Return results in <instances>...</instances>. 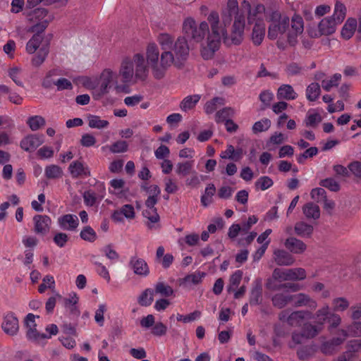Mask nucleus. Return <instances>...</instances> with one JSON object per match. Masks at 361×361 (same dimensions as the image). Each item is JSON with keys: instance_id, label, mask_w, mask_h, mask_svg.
<instances>
[{"instance_id": "f257e3e1", "label": "nucleus", "mask_w": 361, "mask_h": 361, "mask_svg": "<svg viewBox=\"0 0 361 361\" xmlns=\"http://www.w3.org/2000/svg\"><path fill=\"white\" fill-rule=\"evenodd\" d=\"M207 21L197 23L194 18H184L182 26V35L178 37V48L180 52L190 55L191 44H201L200 54L204 60L212 59L219 50L221 40L229 44L228 32L220 25L219 13L212 11L207 18Z\"/></svg>"}, {"instance_id": "f03ea898", "label": "nucleus", "mask_w": 361, "mask_h": 361, "mask_svg": "<svg viewBox=\"0 0 361 361\" xmlns=\"http://www.w3.org/2000/svg\"><path fill=\"white\" fill-rule=\"evenodd\" d=\"M157 41L161 47V53H159L157 44L154 42L149 43L146 49V59L150 65L154 77L156 79H161L169 68L173 65L178 68H181L188 57L187 53H182L176 48L178 38L175 40L172 35L161 32L158 35Z\"/></svg>"}, {"instance_id": "7ed1b4c3", "label": "nucleus", "mask_w": 361, "mask_h": 361, "mask_svg": "<svg viewBox=\"0 0 361 361\" xmlns=\"http://www.w3.org/2000/svg\"><path fill=\"white\" fill-rule=\"evenodd\" d=\"M244 8H239L237 0H228L226 6L222 9L221 15V20L220 25L227 32V26L230 25L233 19L231 35L229 36V44L238 45L243 40L244 30L245 27V18Z\"/></svg>"}, {"instance_id": "20e7f679", "label": "nucleus", "mask_w": 361, "mask_h": 361, "mask_svg": "<svg viewBox=\"0 0 361 361\" xmlns=\"http://www.w3.org/2000/svg\"><path fill=\"white\" fill-rule=\"evenodd\" d=\"M148 61L143 54L137 53L133 56H125L120 65L119 75L123 84L133 81H145L149 74Z\"/></svg>"}, {"instance_id": "39448f33", "label": "nucleus", "mask_w": 361, "mask_h": 361, "mask_svg": "<svg viewBox=\"0 0 361 361\" xmlns=\"http://www.w3.org/2000/svg\"><path fill=\"white\" fill-rule=\"evenodd\" d=\"M266 18L270 22L268 28V37L270 39H276L279 34L285 33L289 27V17L278 11L267 12Z\"/></svg>"}, {"instance_id": "423d86ee", "label": "nucleus", "mask_w": 361, "mask_h": 361, "mask_svg": "<svg viewBox=\"0 0 361 361\" xmlns=\"http://www.w3.org/2000/svg\"><path fill=\"white\" fill-rule=\"evenodd\" d=\"M53 19L54 16L44 8H37L27 14V21L32 24L30 30L32 32H43Z\"/></svg>"}, {"instance_id": "0eeeda50", "label": "nucleus", "mask_w": 361, "mask_h": 361, "mask_svg": "<svg viewBox=\"0 0 361 361\" xmlns=\"http://www.w3.org/2000/svg\"><path fill=\"white\" fill-rule=\"evenodd\" d=\"M118 76H120L119 73L118 74L111 69H104L100 74L98 94L101 96L107 94L111 85H114L116 90H119L120 85L118 83Z\"/></svg>"}, {"instance_id": "6e6552de", "label": "nucleus", "mask_w": 361, "mask_h": 361, "mask_svg": "<svg viewBox=\"0 0 361 361\" xmlns=\"http://www.w3.org/2000/svg\"><path fill=\"white\" fill-rule=\"evenodd\" d=\"M306 278V271L303 268L281 269L276 268L272 273V279L280 281H300Z\"/></svg>"}, {"instance_id": "1a4fd4ad", "label": "nucleus", "mask_w": 361, "mask_h": 361, "mask_svg": "<svg viewBox=\"0 0 361 361\" xmlns=\"http://www.w3.org/2000/svg\"><path fill=\"white\" fill-rule=\"evenodd\" d=\"M311 318H312V313L305 310L294 311L290 314H288L287 310H283L279 314L280 321L286 322L288 324L292 326H298L305 319Z\"/></svg>"}, {"instance_id": "9d476101", "label": "nucleus", "mask_w": 361, "mask_h": 361, "mask_svg": "<svg viewBox=\"0 0 361 361\" xmlns=\"http://www.w3.org/2000/svg\"><path fill=\"white\" fill-rule=\"evenodd\" d=\"M304 30V22L302 18L295 14L291 18V29L288 35V41L291 46L297 43V37Z\"/></svg>"}, {"instance_id": "9b49d317", "label": "nucleus", "mask_w": 361, "mask_h": 361, "mask_svg": "<svg viewBox=\"0 0 361 361\" xmlns=\"http://www.w3.org/2000/svg\"><path fill=\"white\" fill-rule=\"evenodd\" d=\"M34 232L40 235H47L51 228V219L47 215L37 214L33 217Z\"/></svg>"}, {"instance_id": "f8f14e48", "label": "nucleus", "mask_w": 361, "mask_h": 361, "mask_svg": "<svg viewBox=\"0 0 361 361\" xmlns=\"http://www.w3.org/2000/svg\"><path fill=\"white\" fill-rule=\"evenodd\" d=\"M128 267L135 275L141 277H146L149 274V268L146 261L136 255L130 258Z\"/></svg>"}, {"instance_id": "ddd939ff", "label": "nucleus", "mask_w": 361, "mask_h": 361, "mask_svg": "<svg viewBox=\"0 0 361 361\" xmlns=\"http://www.w3.org/2000/svg\"><path fill=\"white\" fill-rule=\"evenodd\" d=\"M291 304L294 307H307L311 310H315L317 307V303L314 299L302 293L291 294Z\"/></svg>"}, {"instance_id": "4468645a", "label": "nucleus", "mask_w": 361, "mask_h": 361, "mask_svg": "<svg viewBox=\"0 0 361 361\" xmlns=\"http://www.w3.org/2000/svg\"><path fill=\"white\" fill-rule=\"evenodd\" d=\"M59 228L63 231H74L79 225V219L75 214H64L58 218Z\"/></svg>"}, {"instance_id": "2eb2a0df", "label": "nucleus", "mask_w": 361, "mask_h": 361, "mask_svg": "<svg viewBox=\"0 0 361 361\" xmlns=\"http://www.w3.org/2000/svg\"><path fill=\"white\" fill-rule=\"evenodd\" d=\"M1 327L4 331L8 335L13 336L16 334L19 329L18 318L13 313H8L4 317Z\"/></svg>"}, {"instance_id": "dca6fc26", "label": "nucleus", "mask_w": 361, "mask_h": 361, "mask_svg": "<svg viewBox=\"0 0 361 361\" xmlns=\"http://www.w3.org/2000/svg\"><path fill=\"white\" fill-rule=\"evenodd\" d=\"M241 6L244 10L247 11V20L249 23H251L256 18L257 19V21L262 20L261 16L265 13V7L264 5L257 4L253 9H252L250 2L247 0H244L241 3Z\"/></svg>"}, {"instance_id": "f3484780", "label": "nucleus", "mask_w": 361, "mask_h": 361, "mask_svg": "<svg viewBox=\"0 0 361 361\" xmlns=\"http://www.w3.org/2000/svg\"><path fill=\"white\" fill-rule=\"evenodd\" d=\"M285 247L293 254L301 255L307 250V245L295 237H289L283 243Z\"/></svg>"}, {"instance_id": "a211bd4d", "label": "nucleus", "mask_w": 361, "mask_h": 361, "mask_svg": "<svg viewBox=\"0 0 361 361\" xmlns=\"http://www.w3.org/2000/svg\"><path fill=\"white\" fill-rule=\"evenodd\" d=\"M135 216V209L131 204H124L121 209L115 210L112 215V219L118 223L123 222L124 217L128 219H133Z\"/></svg>"}, {"instance_id": "6ab92c4d", "label": "nucleus", "mask_w": 361, "mask_h": 361, "mask_svg": "<svg viewBox=\"0 0 361 361\" xmlns=\"http://www.w3.org/2000/svg\"><path fill=\"white\" fill-rule=\"evenodd\" d=\"M44 142L42 136L37 135H30L24 137L21 141L20 146L26 152H33Z\"/></svg>"}, {"instance_id": "aec40b11", "label": "nucleus", "mask_w": 361, "mask_h": 361, "mask_svg": "<svg viewBox=\"0 0 361 361\" xmlns=\"http://www.w3.org/2000/svg\"><path fill=\"white\" fill-rule=\"evenodd\" d=\"M274 260L279 266H290L294 264L295 258L288 250L276 249L273 253Z\"/></svg>"}, {"instance_id": "412c9836", "label": "nucleus", "mask_w": 361, "mask_h": 361, "mask_svg": "<svg viewBox=\"0 0 361 361\" xmlns=\"http://www.w3.org/2000/svg\"><path fill=\"white\" fill-rule=\"evenodd\" d=\"M68 171L73 178L90 176L89 168L80 161L72 162L69 165Z\"/></svg>"}, {"instance_id": "4be33fe9", "label": "nucleus", "mask_w": 361, "mask_h": 361, "mask_svg": "<svg viewBox=\"0 0 361 361\" xmlns=\"http://www.w3.org/2000/svg\"><path fill=\"white\" fill-rule=\"evenodd\" d=\"M343 343V338H333L330 340L324 341L320 345V351L326 355H332Z\"/></svg>"}, {"instance_id": "5701e85b", "label": "nucleus", "mask_w": 361, "mask_h": 361, "mask_svg": "<svg viewBox=\"0 0 361 361\" xmlns=\"http://www.w3.org/2000/svg\"><path fill=\"white\" fill-rule=\"evenodd\" d=\"M266 31V26L263 20L257 21L253 27L252 32V41L255 46L262 44Z\"/></svg>"}, {"instance_id": "b1692460", "label": "nucleus", "mask_w": 361, "mask_h": 361, "mask_svg": "<svg viewBox=\"0 0 361 361\" xmlns=\"http://www.w3.org/2000/svg\"><path fill=\"white\" fill-rule=\"evenodd\" d=\"M338 24L330 17L323 18L318 25L320 35H329L335 32Z\"/></svg>"}, {"instance_id": "393cba45", "label": "nucleus", "mask_w": 361, "mask_h": 361, "mask_svg": "<svg viewBox=\"0 0 361 361\" xmlns=\"http://www.w3.org/2000/svg\"><path fill=\"white\" fill-rule=\"evenodd\" d=\"M271 301L275 307L282 309L288 304H291V294L288 291L276 293L272 295Z\"/></svg>"}, {"instance_id": "a878e982", "label": "nucleus", "mask_w": 361, "mask_h": 361, "mask_svg": "<svg viewBox=\"0 0 361 361\" xmlns=\"http://www.w3.org/2000/svg\"><path fill=\"white\" fill-rule=\"evenodd\" d=\"M358 24L359 20L357 21L355 18H348L342 27L341 37L347 40L350 39L353 36L357 27L358 28Z\"/></svg>"}, {"instance_id": "bb28decb", "label": "nucleus", "mask_w": 361, "mask_h": 361, "mask_svg": "<svg viewBox=\"0 0 361 361\" xmlns=\"http://www.w3.org/2000/svg\"><path fill=\"white\" fill-rule=\"evenodd\" d=\"M143 216L148 220L146 225L149 229L158 230L160 228V218L157 210L145 209L143 212Z\"/></svg>"}, {"instance_id": "cd10ccee", "label": "nucleus", "mask_w": 361, "mask_h": 361, "mask_svg": "<svg viewBox=\"0 0 361 361\" xmlns=\"http://www.w3.org/2000/svg\"><path fill=\"white\" fill-rule=\"evenodd\" d=\"M262 299V286L260 279L255 281L250 295V304L251 305H259Z\"/></svg>"}, {"instance_id": "c85d7f7f", "label": "nucleus", "mask_w": 361, "mask_h": 361, "mask_svg": "<svg viewBox=\"0 0 361 361\" xmlns=\"http://www.w3.org/2000/svg\"><path fill=\"white\" fill-rule=\"evenodd\" d=\"M276 97L279 99L294 100L298 94L290 85L283 84L278 88Z\"/></svg>"}, {"instance_id": "c756f323", "label": "nucleus", "mask_w": 361, "mask_h": 361, "mask_svg": "<svg viewBox=\"0 0 361 361\" xmlns=\"http://www.w3.org/2000/svg\"><path fill=\"white\" fill-rule=\"evenodd\" d=\"M313 226L304 221H298L295 224L294 231L301 238H310L313 233Z\"/></svg>"}, {"instance_id": "7c9ffc66", "label": "nucleus", "mask_w": 361, "mask_h": 361, "mask_svg": "<svg viewBox=\"0 0 361 361\" xmlns=\"http://www.w3.org/2000/svg\"><path fill=\"white\" fill-rule=\"evenodd\" d=\"M43 39L44 35L42 32H36L27 42L26 51L30 54H34L39 48Z\"/></svg>"}, {"instance_id": "2f4dec72", "label": "nucleus", "mask_w": 361, "mask_h": 361, "mask_svg": "<svg viewBox=\"0 0 361 361\" xmlns=\"http://www.w3.org/2000/svg\"><path fill=\"white\" fill-rule=\"evenodd\" d=\"M195 160H187L177 163L176 172L179 176H185L194 170Z\"/></svg>"}, {"instance_id": "473e14b6", "label": "nucleus", "mask_w": 361, "mask_h": 361, "mask_svg": "<svg viewBox=\"0 0 361 361\" xmlns=\"http://www.w3.org/2000/svg\"><path fill=\"white\" fill-rule=\"evenodd\" d=\"M302 212L307 219H318L320 216V209L313 202H308L302 207Z\"/></svg>"}, {"instance_id": "72a5a7b5", "label": "nucleus", "mask_w": 361, "mask_h": 361, "mask_svg": "<svg viewBox=\"0 0 361 361\" xmlns=\"http://www.w3.org/2000/svg\"><path fill=\"white\" fill-rule=\"evenodd\" d=\"M201 97L200 94H192L185 97L180 104V109L183 111H188L193 109Z\"/></svg>"}, {"instance_id": "f704fd0d", "label": "nucleus", "mask_w": 361, "mask_h": 361, "mask_svg": "<svg viewBox=\"0 0 361 361\" xmlns=\"http://www.w3.org/2000/svg\"><path fill=\"white\" fill-rule=\"evenodd\" d=\"M216 192V187L213 183H209L205 188L204 194L201 196L200 202L203 207H208L213 201L212 197Z\"/></svg>"}, {"instance_id": "c9c22d12", "label": "nucleus", "mask_w": 361, "mask_h": 361, "mask_svg": "<svg viewBox=\"0 0 361 361\" xmlns=\"http://www.w3.org/2000/svg\"><path fill=\"white\" fill-rule=\"evenodd\" d=\"M323 329V327L318 325H313L310 323L304 324L302 332L305 338H312L317 336Z\"/></svg>"}, {"instance_id": "e433bc0d", "label": "nucleus", "mask_w": 361, "mask_h": 361, "mask_svg": "<svg viewBox=\"0 0 361 361\" xmlns=\"http://www.w3.org/2000/svg\"><path fill=\"white\" fill-rule=\"evenodd\" d=\"M346 15V8L341 2H336L335 4L334 11L332 16L330 18L336 21L338 25L341 24Z\"/></svg>"}, {"instance_id": "4c0bfd02", "label": "nucleus", "mask_w": 361, "mask_h": 361, "mask_svg": "<svg viewBox=\"0 0 361 361\" xmlns=\"http://www.w3.org/2000/svg\"><path fill=\"white\" fill-rule=\"evenodd\" d=\"M78 302V297L75 293H71L68 298H63V305L65 308L73 314H78L79 312L76 307Z\"/></svg>"}, {"instance_id": "58836bf2", "label": "nucleus", "mask_w": 361, "mask_h": 361, "mask_svg": "<svg viewBox=\"0 0 361 361\" xmlns=\"http://www.w3.org/2000/svg\"><path fill=\"white\" fill-rule=\"evenodd\" d=\"M154 291L152 288L145 289L138 297V303L143 307L151 305L154 300Z\"/></svg>"}, {"instance_id": "ea45409f", "label": "nucleus", "mask_w": 361, "mask_h": 361, "mask_svg": "<svg viewBox=\"0 0 361 361\" xmlns=\"http://www.w3.org/2000/svg\"><path fill=\"white\" fill-rule=\"evenodd\" d=\"M330 312L329 307L327 305L323 306L316 312L314 318L319 326L323 327L324 323L327 322Z\"/></svg>"}, {"instance_id": "a19ab883", "label": "nucleus", "mask_w": 361, "mask_h": 361, "mask_svg": "<svg viewBox=\"0 0 361 361\" xmlns=\"http://www.w3.org/2000/svg\"><path fill=\"white\" fill-rule=\"evenodd\" d=\"M88 126L91 128L103 129L109 126V123L106 120H102L99 116L89 115L87 116Z\"/></svg>"}, {"instance_id": "79ce46f5", "label": "nucleus", "mask_w": 361, "mask_h": 361, "mask_svg": "<svg viewBox=\"0 0 361 361\" xmlns=\"http://www.w3.org/2000/svg\"><path fill=\"white\" fill-rule=\"evenodd\" d=\"M61 75V71L58 69L49 71L42 80V85L45 89H50L54 85L56 86V80L54 78Z\"/></svg>"}, {"instance_id": "37998d69", "label": "nucleus", "mask_w": 361, "mask_h": 361, "mask_svg": "<svg viewBox=\"0 0 361 361\" xmlns=\"http://www.w3.org/2000/svg\"><path fill=\"white\" fill-rule=\"evenodd\" d=\"M49 54V46L48 44H43L37 54L34 56L32 59V64L35 67L39 66L45 61Z\"/></svg>"}, {"instance_id": "c03bdc74", "label": "nucleus", "mask_w": 361, "mask_h": 361, "mask_svg": "<svg viewBox=\"0 0 361 361\" xmlns=\"http://www.w3.org/2000/svg\"><path fill=\"white\" fill-rule=\"evenodd\" d=\"M44 175L48 179H57L63 176V170L58 165L51 164L46 166Z\"/></svg>"}, {"instance_id": "a18cd8bd", "label": "nucleus", "mask_w": 361, "mask_h": 361, "mask_svg": "<svg viewBox=\"0 0 361 361\" xmlns=\"http://www.w3.org/2000/svg\"><path fill=\"white\" fill-rule=\"evenodd\" d=\"M320 93V86L317 82H312L307 87L306 97L310 102L317 100L319 98Z\"/></svg>"}, {"instance_id": "49530a36", "label": "nucleus", "mask_w": 361, "mask_h": 361, "mask_svg": "<svg viewBox=\"0 0 361 361\" xmlns=\"http://www.w3.org/2000/svg\"><path fill=\"white\" fill-rule=\"evenodd\" d=\"M243 278V271L241 270L235 271L229 279V284L227 286L228 292L235 291L238 288Z\"/></svg>"}, {"instance_id": "de8ad7c7", "label": "nucleus", "mask_w": 361, "mask_h": 361, "mask_svg": "<svg viewBox=\"0 0 361 361\" xmlns=\"http://www.w3.org/2000/svg\"><path fill=\"white\" fill-rule=\"evenodd\" d=\"M224 104V99L222 97H214L210 101L207 102V103L204 105V111L207 114H211L214 113L218 106H222Z\"/></svg>"}, {"instance_id": "09e8293b", "label": "nucleus", "mask_w": 361, "mask_h": 361, "mask_svg": "<svg viewBox=\"0 0 361 361\" xmlns=\"http://www.w3.org/2000/svg\"><path fill=\"white\" fill-rule=\"evenodd\" d=\"M154 291L164 297H169L173 294V288L164 282H157L154 285Z\"/></svg>"}, {"instance_id": "8fccbe9b", "label": "nucleus", "mask_w": 361, "mask_h": 361, "mask_svg": "<svg viewBox=\"0 0 361 361\" xmlns=\"http://www.w3.org/2000/svg\"><path fill=\"white\" fill-rule=\"evenodd\" d=\"M80 237L89 243L94 242L97 238V235L94 230L90 226H85L80 233Z\"/></svg>"}, {"instance_id": "3c124183", "label": "nucleus", "mask_w": 361, "mask_h": 361, "mask_svg": "<svg viewBox=\"0 0 361 361\" xmlns=\"http://www.w3.org/2000/svg\"><path fill=\"white\" fill-rule=\"evenodd\" d=\"M341 80V75L340 73H335L330 79L322 80V88L329 92L331 88L337 87Z\"/></svg>"}, {"instance_id": "603ef678", "label": "nucleus", "mask_w": 361, "mask_h": 361, "mask_svg": "<svg viewBox=\"0 0 361 361\" xmlns=\"http://www.w3.org/2000/svg\"><path fill=\"white\" fill-rule=\"evenodd\" d=\"M45 119L41 116H32L28 118L27 124L32 131H36L45 125Z\"/></svg>"}, {"instance_id": "864d4df0", "label": "nucleus", "mask_w": 361, "mask_h": 361, "mask_svg": "<svg viewBox=\"0 0 361 361\" xmlns=\"http://www.w3.org/2000/svg\"><path fill=\"white\" fill-rule=\"evenodd\" d=\"M350 305L349 301L343 297L336 298L332 300L333 310L335 312H343Z\"/></svg>"}, {"instance_id": "5fc2aeb1", "label": "nucleus", "mask_w": 361, "mask_h": 361, "mask_svg": "<svg viewBox=\"0 0 361 361\" xmlns=\"http://www.w3.org/2000/svg\"><path fill=\"white\" fill-rule=\"evenodd\" d=\"M271 127V121L269 118H264L255 122L252 126V131L257 134L259 133L264 132L269 130Z\"/></svg>"}, {"instance_id": "6e6d98bb", "label": "nucleus", "mask_w": 361, "mask_h": 361, "mask_svg": "<svg viewBox=\"0 0 361 361\" xmlns=\"http://www.w3.org/2000/svg\"><path fill=\"white\" fill-rule=\"evenodd\" d=\"M274 185L272 179L267 176H261L255 183L257 190H266Z\"/></svg>"}, {"instance_id": "4d7b16f0", "label": "nucleus", "mask_w": 361, "mask_h": 361, "mask_svg": "<svg viewBox=\"0 0 361 361\" xmlns=\"http://www.w3.org/2000/svg\"><path fill=\"white\" fill-rule=\"evenodd\" d=\"M319 185L332 192H338L341 189L339 183L334 178H327L321 180Z\"/></svg>"}, {"instance_id": "13d9d810", "label": "nucleus", "mask_w": 361, "mask_h": 361, "mask_svg": "<svg viewBox=\"0 0 361 361\" xmlns=\"http://www.w3.org/2000/svg\"><path fill=\"white\" fill-rule=\"evenodd\" d=\"M234 114V110L230 107H226L223 109L218 111L216 114V121L217 123L226 122V120H229L228 118L233 116Z\"/></svg>"}, {"instance_id": "bf43d9fd", "label": "nucleus", "mask_w": 361, "mask_h": 361, "mask_svg": "<svg viewBox=\"0 0 361 361\" xmlns=\"http://www.w3.org/2000/svg\"><path fill=\"white\" fill-rule=\"evenodd\" d=\"M204 275V273L200 272L188 274L183 279V283L185 285H197L202 281Z\"/></svg>"}, {"instance_id": "052dcab7", "label": "nucleus", "mask_w": 361, "mask_h": 361, "mask_svg": "<svg viewBox=\"0 0 361 361\" xmlns=\"http://www.w3.org/2000/svg\"><path fill=\"white\" fill-rule=\"evenodd\" d=\"M318 154V149L316 147H312L307 149L302 154L296 157L297 161L299 164H303L305 160L308 158H312Z\"/></svg>"}, {"instance_id": "680f3d73", "label": "nucleus", "mask_w": 361, "mask_h": 361, "mask_svg": "<svg viewBox=\"0 0 361 361\" xmlns=\"http://www.w3.org/2000/svg\"><path fill=\"white\" fill-rule=\"evenodd\" d=\"M128 145L124 140L116 141L109 147V150L114 154L126 152L128 151Z\"/></svg>"}, {"instance_id": "e2e57ef3", "label": "nucleus", "mask_w": 361, "mask_h": 361, "mask_svg": "<svg viewBox=\"0 0 361 361\" xmlns=\"http://www.w3.org/2000/svg\"><path fill=\"white\" fill-rule=\"evenodd\" d=\"M55 286V281L52 276L47 275L42 279V283H41L38 288V291L40 293H43L48 288H53Z\"/></svg>"}, {"instance_id": "0e129e2a", "label": "nucleus", "mask_w": 361, "mask_h": 361, "mask_svg": "<svg viewBox=\"0 0 361 361\" xmlns=\"http://www.w3.org/2000/svg\"><path fill=\"white\" fill-rule=\"evenodd\" d=\"M350 175L352 174L355 178L361 179V161L355 160L348 164Z\"/></svg>"}, {"instance_id": "69168bd1", "label": "nucleus", "mask_w": 361, "mask_h": 361, "mask_svg": "<svg viewBox=\"0 0 361 361\" xmlns=\"http://www.w3.org/2000/svg\"><path fill=\"white\" fill-rule=\"evenodd\" d=\"M304 68L296 63H290L286 68L288 76L298 75L302 73Z\"/></svg>"}, {"instance_id": "338daca9", "label": "nucleus", "mask_w": 361, "mask_h": 361, "mask_svg": "<svg viewBox=\"0 0 361 361\" xmlns=\"http://www.w3.org/2000/svg\"><path fill=\"white\" fill-rule=\"evenodd\" d=\"M84 203L88 207L94 206L97 201V196L92 190L85 191L82 195Z\"/></svg>"}, {"instance_id": "774afa93", "label": "nucleus", "mask_w": 361, "mask_h": 361, "mask_svg": "<svg viewBox=\"0 0 361 361\" xmlns=\"http://www.w3.org/2000/svg\"><path fill=\"white\" fill-rule=\"evenodd\" d=\"M310 196L317 202H322L326 197V192L322 188H316L311 190Z\"/></svg>"}]
</instances>
